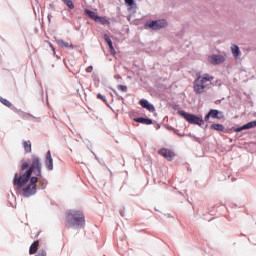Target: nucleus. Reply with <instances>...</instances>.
Returning a JSON list of instances; mask_svg holds the SVG:
<instances>
[{"mask_svg": "<svg viewBox=\"0 0 256 256\" xmlns=\"http://www.w3.org/2000/svg\"><path fill=\"white\" fill-rule=\"evenodd\" d=\"M210 129H214V131H225V126L223 124H212Z\"/></svg>", "mask_w": 256, "mask_h": 256, "instance_id": "obj_20", "label": "nucleus"}, {"mask_svg": "<svg viewBox=\"0 0 256 256\" xmlns=\"http://www.w3.org/2000/svg\"><path fill=\"white\" fill-rule=\"evenodd\" d=\"M56 43L59 45V47H63L65 49H75L73 44H69V42H65L63 39L56 40Z\"/></svg>", "mask_w": 256, "mask_h": 256, "instance_id": "obj_15", "label": "nucleus"}, {"mask_svg": "<svg viewBox=\"0 0 256 256\" xmlns=\"http://www.w3.org/2000/svg\"><path fill=\"white\" fill-rule=\"evenodd\" d=\"M0 103H2V105H5L9 109H11V111H14V113H19V109H17V107H15V105H13L9 100H7L1 96H0Z\"/></svg>", "mask_w": 256, "mask_h": 256, "instance_id": "obj_11", "label": "nucleus"}, {"mask_svg": "<svg viewBox=\"0 0 256 256\" xmlns=\"http://www.w3.org/2000/svg\"><path fill=\"white\" fill-rule=\"evenodd\" d=\"M48 21H51V15H48Z\"/></svg>", "mask_w": 256, "mask_h": 256, "instance_id": "obj_35", "label": "nucleus"}, {"mask_svg": "<svg viewBox=\"0 0 256 256\" xmlns=\"http://www.w3.org/2000/svg\"><path fill=\"white\" fill-rule=\"evenodd\" d=\"M135 123H141L142 125H153V119L145 117H136L133 119Z\"/></svg>", "mask_w": 256, "mask_h": 256, "instance_id": "obj_12", "label": "nucleus"}, {"mask_svg": "<svg viewBox=\"0 0 256 256\" xmlns=\"http://www.w3.org/2000/svg\"><path fill=\"white\" fill-rule=\"evenodd\" d=\"M62 3H64V5H67L68 9H75V4H73L72 0H62Z\"/></svg>", "mask_w": 256, "mask_h": 256, "instance_id": "obj_21", "label": "nucleus"}, {"mask_svg": "<svg viewBox=\"0 0 256 256\" xmlns=\"http://www.w3.org/2000/svg\"><path fill=\"white\" fill-rule=\"evenodd\" d=\"M193 89H194V92L197 94V95H201V93H203V91L205 90V84H202L200 83L198 80H194V83H193Z\"/></svg>", "mask_w": 256, "mask_h": 256, "instance_id": "obj_10", "label": "nucleus"}, {"mask_svg": "<svg viewBox=\"0 0 256 256\" xmlns=\"http://www.w3.org/2000/svg\"><path fill=\"white\" fill-rule=\"evenodd\" d=\"M167 217H171V214H167Z\"/></svg>", "mask_w": 256, "mask_h": 256, "instance_id": "obj_36", "label": "nucleus"}, {"mask_svg": "<svg viewBox=\"0 0 256 256\" xmlns=\"http://www.w3.org/2000/svg\"><path fill=\"white\" fill-rule=\"evenodd\" d=\"M45 167L48 171H53V157H51V151L48 150L46 153Z\"/></svg>", "mask_w": 256, "mask_h": 256, "instance_id": "obj_9", "label": "nucleus"}, {"mask_svg": "<svg viewBox=\"0 0 256 256\" xmlns=\"http://www.w3.org/2000/svg\"><path fill=\"white\" fill-rule=\"evenodd\" d=\"M23 148L25 153H31L32 149H31V141L27 140L23 142Z\"/></svg>", "mask_w": 256, "mask_h": 256, "instance_id": "obj_19", "label": "nucleus"}, {"mask_svg": "<svg viewBox=\"0 0 256 256\" xmlns=\"http://www.w3.org/2000/svg\"><path fill=\"white\" fill-rule=\"evenodd\" d=\"M196 81L200 82L202 85H205L207 81H213V76H209V74H204L203 76H198Z\"/></svg>", "mask_w": 256, "mask_h": 256, "instance_id": "obj_14", "label": "nucleus"}, {"mask_svg": "<svg viewBox=\"0 0 256 256\" xmlns=\"http://www.w3.org/2000/svg\"><path fill=\"white\" fill-rule=\"evenodd\" d=\"M112 93H114V95H116V97L119 99V101H123V96L119 95L117 93V90L113 89V88H110Z\"/></svg>", "mask_w": 256, "mask_h": 256, "instance_id": "obj_25", "label": "nucleus"}, {"mask_svg": "<svg viewBox=\"0 0 256 256\" xmlns=\"http://www.w3.org/2000/svg\"><path fill=\"white\" fill-rule=\"evenodd\" d=\"M21 166L18 173L14 174L13 185L17 191H21V195L26 199L37 195V190L47 189L49 181L43 177V164L41 158L33 154L31 161L22 159Z\"/></svg>", "mask_w": 256, "mask_h": 256, "instance_id": "obj_1", "label": "nucleus"}, {"mask_svg": "<svg viewBox=\"0 0 256 256\" xmlns=\"http://www.w3.org/2000/svg\"><path fill=\"white\" fill-rule=\"evenodd\" d=\"M245 129H253L256 127V120L244 124Z\"/></svg>", "mask_w": 256, "mask_h": 256, "instance_id": "obj_22", "label": "nucleus"}, {"mask_svg": "<svg viewBox=\"0 0 256 256\" xmlns=\"http://www.w3.org/2000/svg\"><path fill=\"white\" fill-rule=\"evenodd\" d=\"M35 256H47V252L45 250H39Z\"/></svg>", "mask_w": 256, "mask_h": 256, "instance_id": "obj_29", "label": "nucleus"}, {"mask_svg": "<svg viewBox=\"0 0 256 256\" xmlns=\"http://www.w3.org/2000/svg\"><path fill=\"white\" fill-rule=\"evenodd\" d=\"M120 215H121V217H125V211L120 210Z\"/></svg>", "mask_w": 256, "mask_h": 256, "instance_id": "obj_32", "label": "nucleus"}, {"mask_svg": "<svg viewBox=\"0 0 256 256\" xmlns=\"http://www.w3.org/2000/svg\"><path fill=\"white\" fill-rule=\"evenodd\" d=\"M86 73H93V66H88L86 68Z\"/></svg>", "mask_w": 256, "mask_h": 256, "instance_id": "obj_31", "label": "nucleus"}, {"mask_svg": "<svg viewBox=\"0 0 256 256\" xmlns=\"http://www.w3.org/2000/svg\"><path fill=\"white\" fill-rule=\"evenodd\" d=\"M158 155H161L164 157V159H167V161H173V157H175V154L173 151L167 149V148H162L158 151Z\"/></svg>", "mask_w": 256, "mask_h": 256, "instance_id": "obj_7", "label": "nucleus"}, {"mask_svg": "<svg viewBox=\"0 0 256 256\" xmlns=\"http://www.w3.org/2000/svg\"><path fill=\"white\" fill-rule=\"evenodd\" d=\"M177 113L183 117L187 123H190V125H198L199 127H203V125H205V120L195 114L185 112L183 110H178Z\"/></svg>", "mask_w": 256, "mask_h": 256, "instance_id": "obj_3", "label": "nucleus"}, {"mask_svg": "<svg viewBox=\"0 0 256 256\" xmlns=\"http://www.w3.org/2000/svg\"><path fill=\"white\" fill-rule=\"evenodd\" d=\"M37 249H39V240H36L31 244L29 254L35 255V253H37Z\"/></svg>", "mask_w": 256, "mask_h": 256, "instance_id": "obj_17", "label": "nucleus"}, {"mask_svg": "<svg viewBox=\"0 0 256 256\" xmlns=\"http://www.w3.org/2000/svg\"><path fill=\"white\" fill-rule=\"evenodd\" d=\"M50 47H51L52 51H55V47L53 46V44H50Z\"/></svg>", "mask_w": 256, "mask_h": 256, "instance_id": "obj_33", "label": "nucleus"}, {"mask_svg": "<svg viewBox=\"0 0 256 256\" xmlns=\"http://www.w3.org/2000/svg\"><path fill=\"white\" fill-rule=\"evenodd\" d=\"M128 7H135V0H124Z\"/></svg>", "mask_w": 256, "mask_h": 256, "instance_id": "obj_26", "label": "nucleus"}, {"mask_svg": "<svg viewBox=\"0 0 256 256\" xmlns=\"http://www.w3.org/2000/svg\"><path fill=\"white\" fill-rule=\"evenodd\" d=\"M117 89H119V91H122L123 93H127V86H125V85L119 84L117 86Z\"/></svg>", "mask_w": 256, "mask_h": 256, "instance_id": "obj_24", "label": "nucleus"}, {"mask_svg": "<svg viewBox=\"0 0 256 256\" xmlns=\"http://www.w3.org/2000/svg\"><path fill=\"white\" fill-rule=\"evenodd\" d=\"M84 13L88 15L89 19H92V21H95V23H100V25H109L110 22L107 20V18L103 16L97 15V13L93 12V10L85 9Z\"/></svg>", "mask_w": 256, "mask_h": 256, "instance_id": "obj_5", "label": "nucleus"}, {"mask_svg": "<svg viewBox=\"0 0 256 256\" xmlns=\"http://www.w3.org/2000/svg\"><path fill=\"white\" fill-rule=\"evenodd\" d=\"M171 131H173L175 133V135H178V137H183V135L181 133H179L178 129H175L173 127H170Z\"/></svg>", "mask_w": 256, "mask_h": 256, "instance_id": "obj_28", "label": "nucleus"}, {"mask_svg": "<svg viewBox=\"0 0 256 256\" xmlns=\"http://www.w3.org/2000/svg\"><path fill=\"white\" fill-rule=\"evenodd\" d=\"M208 61L211 65H221V63H225V57L219 54H213L208 57Z\"/></svg>", "mask_w": 256, "mask_h": 256, "instance_id": "obj_6", "label": "nucleus"}, {"mask_svg": "<svg viewBox=\"0 0 256 256\" xmlns=\"http://www.w3.org/2000/svg\"><path fill=\"white\" fill-rule=\"evenodd\" d=\"M212 119H223V111H219L217 109H210L208 112Z\"/></svg>", "mask_w": 256, "mask_h": 256, "instance_id": "obj_13", "label": "nucleus"}, {"mask_svg": "<svg viewBox=\"0 0 256 256\" xmlns=\"http://www.w3.org/2000/svg\"><path fill=\"white\" fill-rule=\"evenodd\" d=\"M231 51L233 57H235L236 59H239V57H241V50L239 49L238 45H232Z\"/></svg>", "mask_w": 256, "mask_h": 256, "instance_id": "obj_16", "label": "nucleus"}, {"mask_svg": "<svg viewBox=\"0 0 256 256\" xmlns=\"http://www.w3.org/2000/svg\"><path fill=\"white\" fill-rule=\"evenodd\" d=\"M167 25V20L160 19L146 22L145 27H149V29H152L153 31H160V29H165Z\"/></svg>", "mask_w": 256, "mask_h": 256, "instance_id": "obj_4", "label": "nucleus"}, {"mask_svg": "<svg viewBox=\"0 0 256 256\" xmlns=\"http://www.w3.org/2000/svg\"><path fill=\"white\" fill-rule=\"evenodd\" d=\"M211 119V114L208 112L205 117H204V121L208 122Z\"/></svg>", "mask_w": 256, "mask_h": 256, "instance_id": "obj_30", "label": "nucleus"}, {"mask_svg": "<svg viewBox=\"0 0 256 256\" xmlns=\"http://www.w3.org/2000/svg\"><path fill=\"white\" fill-rule=\"evenodd\" d=\"M29 117H31L32 119H35V116L28 114Z\"/></svg>", "mask_w": 256, "mask_h": 256, "instance_id": "obj_34", "label": "nucleus"}, {"mask_svg": "<svg viewBox=\"0 0 256 256\" xmlns=\"http://www.w3.org/2000/svg\"><path fill=\"white\" fill-rule=\"evenodd\" d=\"M97 99H102L103 102H104L106 105H109V104L107 103V98H105V96H103L101 93H98V94H97Z\"/></svg>", "mask_w": 256, "mask_h": 256, "instance_id": "obj_27", "label": "nucleus"}, {"mask_svg": "<svg viewBox=\"0 0 256 256\" xmlns=\"http://www.w3.org/2000/svg\"><path fill=\"white\" fill-rule=\"evenodd\" d=\"M140 105L141 107H143V109H147L149 113H155V106L149 103V100H146V99L140 100Z\"/></svg>", "mask_w": 256, "mask_h": 256, "instance_id": "obj_8", "label": "nucleus"}, {"mask_svg": "<svg viewBox=\"0 0 256 256\" xmlns=\"http://www.w3.org/2000/svg\"><path fill=\"white\" fill-rule=\"evenodd\" d=\"M246 128H245V124L242 125V126H239V127H232V131H235L236 133H241V131H245Z\"/></svg>", "mask_w": 256, "mask_h": 256, "instance_id": "obj_23", "label": "nucleus"}, {"mask_svg": "<svg viewBox=\"0 0 256 256\" xmlns=\"http://www.w3.org/2000/svg\"><path fill=\"white\" fill-rule=\"evenodd\" d=\"M104 40L108 44L109 49H111V51H114L115 48L113 47V41L111 40V37H109V35H107V34H104Z\"/></svg>", "mask_w": 256, "mask_h": 256, "instance_id": "obj_18", "label": "nucleus"}, {"mask_svg": "<svg viewBox=\"0 0 256 256\" xmlns=\"http://www.w3.org/2000/svg\"><path fill=\"white\" fill-rule=\"evenodd\" d=\"M66 221L74 229L85 228V214L81 210H69L66 213Z\"/></svg>", "mask_w": 256, "mask_h": 256, "instance_id": "obj_2", "label": "nucleus"}]
</instances>
